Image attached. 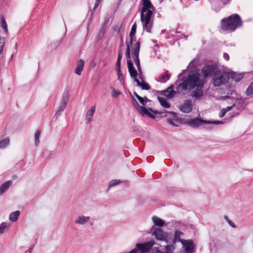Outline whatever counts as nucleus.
Wrapping results in <instances>:
<instances>
[{
	"mask_svg": "<svg viewBox=\"0 0 253 253\" xmlns=\"http://www.w3.org/2000/svg\"><path fill=\"white\" fill-rule=\"evenodd\" d=\"M242 22L240 17L237 14L229 16L227 19H223L221 21V29L224 31L235 30L240 27Z\"/></svg>",
	"mask_w": 253,
	"mask_h": 253,
	"instance_id": "5",
	"label": "nucleus"
},
{
	"mask_svg": "<svg viewBox=\"0 0 253 253\" xmlns=\"http://www.w3.org/2000/svg\"><path fill=\"white\" fill-rule=\"evenodd\" d=\"M169 78L170 75L168 73V71H166L164 73L160 75L159 81L161 83H165L169 80Z\"/></svg>",
	"mask_w": 253,
	"mask_h": 253,
	"instance_id": "26",
	"label": "nucleus"
},
{
	"mask_svg": "<svg viewBox=\"0 0 253 253\" xmlns=\"http://www.w3.org/2000/svg\"><path fill=\"white\" fill-rule=\"evenodd\" d=\"M136 31V24L134 23L132 25L130 32L129 33V40L126 41V60L131 59V54H130V46L133 48V46L135 44L132 45V42L133 38L135 36ZM133 51V49H132V52Z\"/></svg>",
	"mask_w": 253,
	"mask_h": 253,
	"instance_id": "7",
	"label": "nucleus"
},
{
	"mask_svg": "<svg viewBox=\"0 0 253 253\" xmlns=\"http://www.w3.org/2000/svg\"><path fill=\"white\" fill-rule=\"evenodd\" d=\"M41 135V131L38 130L35 133L34 138H35V144L36 146H38L40 143V136Z\"/></svg>",
	"mask_w": 253,
	"mask_h": 253,
	"instance_id": "30",
	"label": "nucleus"
},
{
	"mask_svg": "<svg viewBox=\"0 0 253 253\" xmlns=\"http://www.w3.org/2000/svg\"><path fill=\"white\" fill-rule=\"evenodd\" d=\"M32 248H30L29 250L25 251V253H31L32 252Z\"/></svg>",
	"mask_w": 253,
	"mask_h": 253,
	"instance_id": "45",
	"label": "nucleus"
},
{
	"mask_svg": "<svg viewBox=\"0 0 253 253\" xmlns=\"http://www.w3.org/2000/svg\"><path fill=\"white\" fill-rule=\"evenodd\" d=\"M181 75V74H180V75H178V77L179 78L180 76Z\"/></svg>",
	"mask_w": 253,
	"mask_h": 253,
	"instance_id": "48",
	"label": "nucleus"
},
{
	"mask_svg": "<svg viewBox=\"0 0 253 253\" xmlns=\"http://www.w3.org/2000/svg\"><path fill=\"white\" fill-rule=\"evenodd\" d=\"M1 27L2 29L3 30L5 34H7L8 33V29L7 25L5 20L3 17H1Z\"/></svg>",
	"mask_w": 253,
	"mask_h": 253,
	"instance_id": "29",
	"label": "nucleus"
},
{
	"mask_svg": "<svg viewBox=\"0 0 253 253\" xmlns=\"http://www.w3.org/2000/svg\"><path fill=\"white\" fill-rule=\"evenodd\" d=\"M193 104L190 99L186 100L183 104L179 105V109L184 113H189L192 110Z\"/></svg>",
	"mask_w": 253,
	"mask_h": 253,
	"instance_id": "13",
	"label": "nucleus"
},
{
	"mask_svg": "<svg viewBox=\"0 0 253 253\" xmlns=\"http://www.w3.org/2000/svg\"><path fill=\"white\" fill-rule=\"evenodd\" d=\"M123 44H124V41H123V38L121 39V44L120 45V48H119V50L120 49H121L122 50V46H123Z\"/></svg>",
	"mask_w": 253,
	"mask_h": 253,
	"instance_id": "43",
	"label": "nucleus"
},
{
	"mask_svg": "<svg viewBox=\"0 0 253 253\" xmlns=\"http://www.w3.org/2000/svg\"><path fill=\"white\" fill-rule=\"evenodd\" d=\"M182 235H183V233L182 232L178 230H176L174 234V242L175 243L176 242L181 241L180 238Z\"/></svg>",
	"mask_w": 253,
	"mask_h": 253,
	"instance_id": "31",
	"label": "nucleus"
},
{
	"mask_svg": "<svg viewBox=\"0 0 253 253\" xmlns=\"http://www.w3.org/2000/svg\"><path fill=\"white\" fill-rule=\"evenodd\" d=\"M228 73L218 70L212 77V83L214 86H219L228 82Z\"/></svg>",
	"mask_w": 253,
	"mask_h": 253,
	"instance_id": "6",
	"label": "nucleus"
},
{
	"mask_svg": "<svg viewBox=\"0 0 253 253\" xmlns=\"http://www.w3.org/2000/svg\"><path fill=\"white\" fill-rule=\"evenodd\" d=\"M177 91L173 90V85H171L163 92V94L169 98L173 97L176 94Z\"/></svg>",
	"mask_w": 253,
	"mask_h": 253,
	"instance_id": "16",
	"label": "nucleus"
},
{
	"mask_svg": "<svg viewBox=\"0 0 253 253\" xmlns=\"http://www.w3.org/2000/svg\"><path fill=\"white\" fill-rule=\"evenodd\" d=\"M9 227V224L6 222H3L0 224V234L4 233V231Z\"/></svg>",
	"mask_w": 253,
	"mask_h": 253,
	"instance_id": "32",
	"label": "nucleus"
},
{
	"mask_svg": "<svg viewBox=\"0 0 253 253\" xmlns=\"http://www.w3.org/2000/svg\"><path fill=\"white\" fill-rule=\"evenodd\" d=\"M142 7L141 11L140 20L144 30L151 32L153 25L152 16L155 9L149 0H142Z\"/></svg>",
	"mask_w": 253,
	"mask_h": 253,
	"instance_id": "3",
	"label": "nucleus"
},
{
	"mask_svg": "<svg viewBox=\"0 0 253 253\" xmlns=\"http://www.w3.org/2000/svg\"><path fill=\"white\" fill-rule=\"evenodd\" d=\"M229 78H231L235 82H239L244 77V74L243 73H237L235 72L232 71L228 73Z\"/></svg>",
	"mask_w": 253,
	"mask_h": 253,
	"instance_id": "17",
	"label": "nucleus"
},
{
	"mask_svg": "<svg viewBox=\"0 0 253 253\" xmlns=\"http://www.w3.org/2000/svg\"><path fill=\"white\" fill-rule=\"evenodd\" d=\"M186 253H192L194 249L193 243L191 241H187L183 244Z\"/></svg>",
	"mask_w": 253,
	"mask_h": 253,
	"instance_id": "19",
	"label": "nucleus"
},
{
	"mask_svg": "<svg viewBox=\"0 0 253 253\" xmlns=\"http://www.w3.org/2000/svg\"><path fill=\"white\" fill-rule=\"evenodd\" d=\"M221 123L219 121L211 122L208 121H205L201 118H196L195 119H191L189 121L188 125L194 128H197L204 124H220Z\"/></svg>",
	"mask_w": 253,
	"mask_h": 253,
	"instance_id": "10",
	"label": "nucleus"
},
{
	"mask_svg": "<svg viewBox=\"0 0 253 253\" xmlns=\"http://www.w3.org/2000/svg\"><path fill=\"white\" fill-rule=\"evenodd\" d=\"M10 139L9 137H6L1 140H0V148L4 149L6 148L9 144Z\"/></svg>",
	"mask_w": 253,
	"mask_h": 253,
	"instance_id": "27",
	"label": "nucleus"
},
{
	"mask_svg": "<svg viewBox=\"0 0 253 253\" xmlns=\"http://www.w3.org/2000/svg\"><path fill=\"white\" fill-rule=\"evenodd\" d=\"M69 97L70 94L68 92H66L63 94L61 102L54 115V117L56 119L58 118L60 113L65 109L67 102H68Z\"/></svg>",
	"mask_w": 253,
	"mask_h": 253,
	"instance_id": "11",
	"label": "nucleus"
},
{
	"mask_svg": "<svg viewBox=\"0 0 253 253\" xmlns=\"http://www.w3.org/2000/svg\"><path fill=\"white\" fill-rule=\"evenodd\" d=\"M158 99L161 105L165 108L170 107V104L168 102L167 99L164 97H158Z\"/></svg>",
	"mask_w": 253,
	"mask_h": 253,
	"instance_id": "24",
	"label": "nucleus"
},
{
	"mask_svg": "<svg viewBox=\"0 0 253 253\" xmlns=\"http://www.w3.org/2000/svg\"><path fill=\"white\" fill-rule=\"evenodd\" d=\"M152 219L156 226L162 227L164 225V221L162 219L156 216H153Z\"/></svg>",
	"mask_w": 253,
	"mask_h": 253,
	"instance_id": "23",
	"label": "nucleus"
},
{
	"mask_svg": "<svg viewBox=\"0 0 253 253\" xmlns=\"http://www.w3.org/2000/svg\"><path fill=\"white\" fill-rule=\"evenodd\" d=\"M165 249L166 251V253H173V251L174 249V247L172 245H167L165 246Z\"/></svg>",
	"mask_w": 253,
	"mask_h": 253,
	"instance_id": "34",
	"label": "nucleus"
},
{
	"mask_svg": "<svg viewBox=\"0 0 253 253\" xmlns=\"http://www.w3.org/2000/svg\"><path fill=\"white\" fill-rule=\"evenodd\" d=\"M84 62L83 60L80 59L77 63V66L75 70V73L78 75H81L84 69Z\"/></svg>",
	"mask_w": 253,
	"mask_h": 253,
	"instance_id": "20",
	"label": "nucleus"
},
{
	"mask_svg": "<svg viewBox=\"0 0 253 253\" xmlns=\"http://www.w3.org/2000/svg\"><path fill=\"white\" fill-rule=\"evenodd\" d=\"M110 88L112 90L111 95L113 97L117 98L120 94H121V92L120 91L115 89L113 87L111 86Z\"/></svg>",
	"mask_w": 253,
	"mask_h": 253,
	"instance_id": "33",
	"label": "nucleus"
},
{
	"mask_svg": "<svg viewBox=\"0 0 253 253\" xmlns=\"http://www.w3.org/2000/svg\"><path fill=\"white\" fill-rule=\"evenodd\" d=\"M11 184V181H8L3 183L0 186V195H2L9 188Z\"/></svg>",
	"mask_w": 253,
	"mask_h": 253,
	"instance_id": "21",
	"label": "nucleus"
},
{
	"mask_svg": "<svg viewBox=\"0 0 253 253\" xmlns=\"http://www.w3.org/2000/svg\"><path fill=\"white\" fill-rule=\"evenodd\" d=\"M122 182V181L119 179L112 180L109 183L108 189H109L111 187L116 186Z\"/></svg>",
	"mask_w": 253,
	"mask_h": 253,
	"instance_id": "28",
	"label": "nucleus"
},
{
	"mask_svg": "<svg viewBox=\"0 0 253 253\" xmlns=\"http://www.w3.org/2000/svg\"><path fill=\"white\" fill-rule=\"evenodd\" d=\"M246 94L251 95L253 94V83H252L246 90Z\"/></svg>",
	"mask_w": 253,
	"mask_h": 253,
	"instance_id": "35",
	"label": "nucleus"
},
{
	"mask_svg": "<svg viewBox=\"0 0 253 253\" xmlns=\"http://www.w3.org/2000/svg\"><path fill=\"white\" fill-rule=\"evenodd\" d=\"M95 111V106H93L89 109L86 114L85 120L86 121V124H89L92 121L93 115Z\"/></svg>",
	"mask_w": 253,
	"mask_h": 253,
	"instance_id": "18",
	"label": "nucleus"
},
{
	"mask_svg": "<svg viewBox=\"0 0 253 253\" xmlns=\"http://www.w3.org/2000/svg\"><path fill=\"white\" fill-rule=\"evenodd\" d=\"M218 70L216 64L206 65L201 70V74L204 78L213 76L215 72Z\"/></svg>",
	"mask_w": 253,
	"mask_h": 253,
	"instance_id": "9",
	"label": "nucleus"
},
{
	"mask_svg": "<svg viewBox=\"0 0 253 253\" xmlns=\"http://www.w3.org/2000/svg\"><path fill=\"white\" fill-rule=\"evenodd\" d=\"M223 58L227 61L229 60V56L227 53H224L223 54Z\"/></svg>",
	"mask_w": 253,
	"mask_h": 253,
	"instance_id": "40",
	"label": "nucleus"
},
{
	"mask_svg": "<svg viewBox=\"0 0 253 253\" xmlns=\"http://www.w3.org/2000/svg\"><path fill=\"white\" fill-rule=\"evenodd\" d=\"M134 94L135 95L136 98L139 101L140 103L141 104L142 106H140L138 104L137 102L132 96V97L134 100L135 104H136V108L137 111L143 116H147L151 118H154L155 117L152 114L151 112H153L154 114H160L163 115V116H166V113L172 114L174 117L176 116V114L172 112H169V111H164V112H160L157 110H153L151 108H149L147 109L145 107V106L147 105V103L148 102H150V100L148 99L146 97H142L138 95L136 92L134 93Z\"/></svg>",
	"mask_w": 253,
	"mask_h": 253,
	"instance_id": "4",
	"label": "nucleus"
},
{
	"mask_svg": "<svg viewBox=\"0 0 253 253\" xmlns=\"http://www.w3.org/2000/svg\"><path fill=\"white\" fill-rule=\"evenodd\" d=\"M168 122L169 124H170V125H173V126H175V125L174 124L173 122L171 120H170V119H168Z\"/></svg>",
	"mask_w": 253,
	"mask_h": 253,
	"instance_id": "44",
	"label": "nucleus"
},
{
	"mask_svg": "<svg viewBox=\"0 0 253 253\" xmlns=\"http://www.w3.org/2000/svg\"><path fill=\"white\" fill-rule=\"evenodd\" d=\"M123 56V50L121 49L119 50L117 61L116 63V71L118 73L121 72V61Z\"/></svg>",
	"mask_w": 253,
	"mask_h": 253,
	"instance_id": "22",
	"label": "nucleus"
},
{
	"mask_svg": "<svg viewBox=\"0 0 253 253\" xmlns=\"http://www.w3.org/2000/svg\"><path fill=\"white\" fill-rule=\"evenodd\" d=\"M155 244V242L154 240H151L145 244H137L135 249L127 253H145L149 251Z\"/></svg>",
	"mask_w": 253,
	"mask_h": 253,
	"instance_id": "8",
	"label": "nucleus"
},
{
	"mask_svg": "<svg viewBox=\"0 0 253 253\" xmlns=\"http://www.w3.org/2000/svg\"><path fill=\"white\" fill-rule=\"evenodd\" d=\"M232 108H233L232 106H228L226 108H224V109H225L226 110V111L227 112V111L231 110L232 109Z\"/></svg>",
	"mask_w": 253,
	"mask_h": 253,
	"instance_id": "42",
	"label": "nucleus"
},
{
	"mask_svg": "<svg viewBox=\"0 0 253 253\" xmlns=\"http://www.w3.org/2000/svg\"><path fill=\"white\" fill-rule=\"evenodd\" d=\"M205 83V81L200 78L199 72L192 70L189 72L188 79L177 85L176 90L180 93L183 90H191L195 87H203Z\"/></svg>",
	"mask_w": 253,
	"mask_h": 253,
	"instance_id": "2",
	"label": "nucleus"
},
{
	"mask_svg": "<svg viewBox=\"0 0 253 253\" xmlns=\"http://www.w3.org/2000/svg\"><path fill=\"white\" fill-rule=\"evenodd\" d=\"M100 3V2H98V1H95V4H94V8H93V10H95L98 7L99 4Z\"/></svg>",
	"mask_w": 253,
	"mask_h": 253,
	"instance_id": "41",
	"label": "nucleus"
},
{
	"mask_svg": "<svg viewBox=\"0 0 253 253\" xmlns=\"http://www.w3.org/2000/svg\"><path fill=\"white\" fill-rule=\"evenodd\" d=\"M225 218L227 220V221H228V223L229 224V225L231 226H232L233 227H235L234 223L232 221H231L230 220H229L227 216H225Z\"/></svg>",
	"mask_w": 253,
	"mask_h": 253,
	"instance_id": "38",
	"label": "nucleus"
},
{
	"mask_svg": "<svg viewBox=\"0 0 253 253\" xmlns=\"http://www.w3.org/2000/svg\"><path fill=\"white\" fill-rule=\"evenodd\" d=\"M203 87H197V89L192 91V96L195 99H200L204 95Z\"/></svg>",
	"mask_w": 253,
	"mask_h": 253,
	"instance_id": "15",
	"label": "nucleus"
},
{
	"mask_svg": "<svg viewBox=\"0 0 253 253\" xmlns=\"http://www.w3.org/2000/svg\"><path fill=\"white\" fill-rule=\"evenodd\" d=\"M96 1H98V2H101V0H96Z\"/></svg>",
	"mask_w": 253,
	"mask_h": 253,
	"instance_id": "47",
	"label": "nucleus"
},
{
	"mask_svg": "<svg viewBox=\"0 0 253 253\" xmlns=\"http://www.w3.org/2000/svg\"><path fill=\"white\" fill-rule=\"evenodd\" d=\"M153 234L155 236L157 240L165 241L166 243H168V234L165 233L161 229L156 228L154 230Z\"/></svg>",
	"mask_w": 253,
	"mask_h": 253,
	"instance_id": "12",
	"label": "nucleus"
},
{
	"mask_svg": "<svg viewBox=\"0 0 253 253\" xmlns=\"http://www.w3.org/2000/svg\"><path fill=\"white\" fill-rule=\"evenodd\" d=\"M227 112L226 111V110L224 109H222L220 112V113L219 114V117H223L225 113H226Z\"/></svg>",
	"mask_w": 253,
	"mask_h": 253,
	"instance_id": "39",
	"label": "nucleus"
},
{
	"mask_svg": "<svg viewBox=\"0 0 253 253\" xmlns=\"http://www.w3.org/2000/svg\"><path fill=\"white\" fill-rule=\"evenodd\" d=\"M5 39L4 37H0V47H3L5 43Z\"/></svg>",
	"mask_w": 253,
	"mask_h": 253,
	"instance_id": "36",
	"label": "nucleus"
},
{
	"mask_svg": "<svg viewBox=\"0 0 253 253\" xmlns=\"http://www.w3.org/2000/svg\"><path fill=\"white\" fill-rule=\"evenodd\" d=\"M2 51H3V47H0V54L2 53Z\"/></svg>",
	"mask_w": 253,
	"mask_h": 253,
	"instance_id": "46",
	"label": "nucleus"
},
{
	"mask_svg": "<svg viewBox=\"0 0 253 253\" xmlns=\"http://www.w3.org/2000/svg\"><path fill=\"white\" fill-rule=\"evenodd\" d=\"M20 211H17L11 213L9 216V219L10 221L15 222L19 216Z\"/></svg>",
	"mask_w": 253,
	"mask_h": 253,
	"instance_id": "25",
	"label": "nucleus"
},
{
	"mask_svg": "<svg viewBox=\"0 0 253 253\" xmlns=\"http://www.w3.org/2000/svg\"><path fill=\"white\" fill-rule=\"evenodd\" d=\"M90 222V217L88 216H85L83 214H80L78 216L77 219L75 220V223L81 226H84Z\"/></svg>",
	"mask_w": 253,
	"mask_h": 253,
	"instance_id": "14",
	"label": "nucleus"
},
{
	"mask_svg": "<svg viewBox=\"0 0 253 253\" xmlns=\"http://www.w3.org/2000/svg\"><path fill=\"white\" fill-rule=\"evenodd\" d=\"M118 80L120 81H124V76L121 72L118 73Z\"/></svg>",
	"mask_w": 253,
	"mask_h": 253,
	"instance_id": "37",
	"label": "nucleus"
},
{
	"mask_svg": "<svg viewBox=\"0 0 253 253\" xmlns=\"http://www.w3.org/2000/svg\"><path fill=\"white\" fill-rule=\"evenodd\" d=\"M140 48V42L138 41L134 45L132 51V58L137 67L138 71L134 67L131 59L127 60V67L130 77L134 79V81L137 83V85L141 87L142 89L148 90L150 88V85L147 83L143 82L142 71L139 59Z\"/></svg>",
	"mask_w": 253,
	"mask_h": 253,
	"instance_id": "1",
	"label": "nucleus"
}]
</instances>
